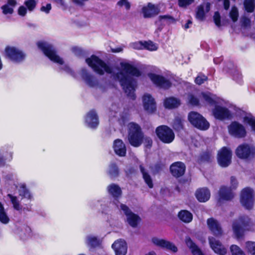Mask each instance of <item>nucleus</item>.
Listing matches in <instances>:
<instances>
[{"label": "nucleus", "mask_w": 255, "mask_h": 255, "mask_svg": "<svg viewBox=\"0 0 255 255\" xmlns=\"http://www.w3.org/2000/svg\"><path fill=\"white\" fill-rule=\"evenodd\" d=\"M143 41H138L132 43V47L136 50H143Z\"/></svg>", "instance_id": "obj_59"}, {"label": "nucleus", "mask_w": 255, "mask_h": 255, "mask_svg": "<svg viewBox=\"0 0 255 255\" xmlns=\"http://www.w3.org/2000/svg\"><path fill=\"white\" fill-rule=\"evenodd\" d=\"M89 0H73V3L80 6H83L84 4V2L88 1Z\"/></svg>", "instance_id": "obj_64"}, {"label": "nucleus", "mask_w": 255, "mask_h": 255, "mask_svg": "<svg viewBox=\"0 0 255 255\" xmlns=\"http://www.w3.org/2000/svg\"><path fill=\"white\" fill-rule=\"evenodd\" d=\"M82 77L86 83L90 87H94L98 85V81L96 78L89 74L86 70H82Z\"/></svg>", "instance_id": "obj_28"}, {"label": "nucleus", "mask_w": 255, "mask_h": 255, "mask_svg": "<svg viewBox=\"0 0 255 255\" xmlns=\"http://www.w3.org/2000/svg\"><path fill=\"white\" fill-rule=\"evenodd\" d=\"M51 8V4L50 3H47L46 6H42L40 7V10L47 14L49 13Z\"/></svg>", "instance_id": "obj_63"}, {"label": "nucleus", "mask_w": 255, "mask_h": 255, "mask_svg": "<svg viewBox=\"0 0 255 255\" xmlns=\"http://www.w3.org/2000/svg\"><path fill=\"white\" fill-rule=\"evenodd\" d=\"M155 133L159 140L165 144L171 143L175 138L173 130L166 125H160L156 127Z\"/></svg>", "instance_id": "obj_7"}, {"label": "nucleus", "mask_w": 255, "mask_h": 255, "mask_svg": "<svg viewBox=\"0 0 255 255\" xmlns=\"http://www.w3.org/2000/svg\"><path fill=\"white\" fill-rule=\"evenodd\" d=\"M245 248L248 254L255 255V242L247 241L245 243Z\"/></svg>", "instance_id": "obj_44"}, {"label": "nucleus", "mask_w": 255, "mask_h": 255, "mask_svg": "<svg viewBox=\"0 0 255 255\" xmlns=\"http://www.w3.org/2000/svg\"><path fill=\"white\" fill-rule=\"evenodd\" d=\"M164 106L165 108L172 109L177 108L181 104L180 100L178 99L170 97L166 98L164 100Z\"/></svg>", "instance_id": "obj_30"}, {"label": "nucleus", "mask_w": 255, "mask_h": 255, "mask_svg": "<svg viewBox=\"0 0 255 255\" xmlns=\"http://www.w3.org/2000/svg\"><path fill=\"white\" fill-rule=\"evenodd\" d=\"M118 4L121 6L124 5L127 10L130 8V4L127 0H120L118 1Z\"/></svg>", "instance_id": "obj_60"}, {"label": "nucleus", "mask_w": 255, "mask_h": 255, "mask_svg": "<svg viewBox=\"0 0 255 255\" xmlns=\"http://www.w3.org/2000/svg\"><path fill=\"white\" fill-rule=\"evenodd\" d=\"M127 220L128 224L132 228L137 227L141 220L140 217L134 213L127 217Z\"/></svg>", "instance_id": "obj_35"}, {"label": "nucleus", "mask_w": 255, "mask_h": 255, "mask_svg": "<svg viewBox=\"0 0 255 255\" xmlns=\"http://www.w3.org/2000/svg\"><path fill=\"white\" fill-rule=\"evenodd\" d=\"M19 195L22 197L26 198L30 200L32 197L29 190L24 184H22L20 186V188L19 189Z\"/></svg>", "instance_id": "obj_39"}, {"label": "nucleus", "mask_w": 255, "mask_h": 255, "mask_svg": "<svg viewBox=\"0 0 255 255\" xmlns=\"http://www.w3.org/2000/svg\"><path fill=\"white\" fill-rule=\"evenodd\" d=\"M235 153L240 159L250 160L255 157V147L248 143H243L237 147Z\"/></svg>", "instance_id": "obj_9"}, {"label": "nucleus", "mask_w": 255, "mask_h": 255, "mask_svg": "<svg viewBox=\"0 0 255 255\" xmlns=\"http://www.w3.org/2000/svg\"><path fill=\"white\" fill-rule=\"evenodd\" d=\"M212 113L216 119L221 121L229 120L232 117V113L228 108L219 105L215 106Z\"/></svg>", "instance_id": "obj_15"}, {"label": "nucleus", "mask_w": 255, "mask_h": 255, "mask_svg": "<svg viewBox=\"0 0 255 255\" xmlns=\"http://www.w3.org/2000/svg\"><path fill=\"white\" fill-rule=\"evenodd\" d=\"M185 243L193 255H205L201 249L190 237L187 236L185 237Z\"/></svg>", "instance_id": "obj_26"}, {"label": "nucleus", "mask_w": 255, "mask_h": 255, "mask_svg": "<svg viewBox=\"0 0 255 255\" xmlns=\"http://www.w3.org/2000/svg\"><path fill=\"white\" fill-rule=\"evenodd\" d=\"M209 244L213 251L219 255H226L227 250L222 244L213 237H209Z\"/></svg>", "instance_id": "obj_19"}, {"label": "nucleus", "mask_w": 255, "mask_h": 255, "mask_svg": "<svg viewBox=\"0 0 255 255\" xmlns=\"http://www.w3.org/2000/svg\"><path fill=\"white\" fill-rule=\"evenodd\" d=\"M143 16L145 18L152 17L159 13V9L157 6L151 3H148L147 6L142 8Z\"/></svg>", "instance_id": "obj_27"}, {"label": "nucleus", "mask_w": 255, "mask_h": 255, "mask_svg": "<svg viewBox=\"0 0 255 255\" xmlns=\"http://www.w3.org/2000/svg\"><path fill=\"white\" fill-rule=\"evenodd\" d=\"M188 120L194 127L200 130H206L209 128V123L202 115L197 112H189Z\"/></svg>", "instance_id": "obj_8"}, {"label": "nucleus", "mask_w": 255, "mask_h": 255, "mask_svg": "<svg viewBox=\"0 0 255 255\" xmlns=\"http://www.w3.org/2000/svg\"><path fill=\"white\" fill-rule=\"evenodd\" d=\"M158 20L161 23L163 21L167 25L174 23L176 22L175 19L169 15H160L158 17Z\"/></svg>", "instance_id": "obj_40"}, {"label": "nucleus", "mask_w": 255, "mask_h": 255, "mask_svg": "<svg viewBox=\"0 0 255 255\" xmlns=\"http://www.w3.org/2000/svg\"><path fill=\"white\" fill-rule=\"evenodd\" d=\"M157 48V46L152 41H143V49L152 51L156 50Z\"/></svg>", "instance_id": "obj_42"}, {"label": "nucleus", "mask_w": 255, "mask_h": 255, "mask_svg": "<svg viewBox=\"0 0 255 255\" xmlns=\"http://www.w3.org/2000/svg\"><path fill=\"white\" fill-rule=\"evenodd\" d=\"M100 241L96 237H90L88 239V245L91 248H95L100 245Z\"/></svg>", "instance_id": "obj_47"}, {"label": "nucleus", "mask_w": 255, "mask_h": 255, "mask_svg": "<svg viewBox=\"0 0 255 255\" xmlns=\"http://www.w3.org/2000/svg\"><path fill=\"white\" fill-rule=\"evenodd\" d=\"M214 21L215 24L219 27L221 26V16L218 11H216L214 13V15L213 16Z\"/></svg>", "instance_id": "obj_58"}, {"label": "nucleus", "mask_w": 255, "mask_h": 255, "mask_svg": "<svg viewBox=\"0 0 255 255\" xmlns=\"http://www.w3.org/2000/svg\"><path fill=\"white\" fill-rule=\"evenodd\" d=\"M142 104L144 110L148 114H153L156 111V103L155 99L148 93L142 96Z\"/></svg>", "instance_id": "obj_16"}, {"label": "nucleus", "mask_w": 255, "mask_h": 255, "mask_svg": "<svg viewBox=\"0 0 255 255\" xmlns=\"http://www.w3.org/2000/svg\"><path fill=\"white\" fill-rule=\"evenodd\" d=\"M213 156L211 150L206 149L200 152L197 157V162L199 164L210 163L212 162Z\"/></svg>", "instance_id": "obj_25"}, {"label": "nucleus", "mask_w": 255, "mask_h": 255, "mask_svg": "<svg viewBox=\"0 0 255 255\" xmlns=\"http://www.w3.org/2000/svg\"><path fill=\"white\" fill-rule=\"evenodd\" d=\"M201 95L204 99V100L210 105H215L217 102L212 97V94L210 92H202Z\"/></svg>", "instance_id": "obj_41"}, {"label": "nucleus", "mask_w": 255, "mask_h": 255, "mask_svg": "<svg viewBox=\"0 0 255 255\" xmlns=\"http://www.w3.org/2000/svg\"><path fill=\"white\" fill-rule=\"evenodd\" d=\"M255 226V222L248 216L244 215L233 222L232 229L236 238L240 239L244 237L245 232L253 231Z\"/></svg>", "instance_id": "obj_2"}, {"label": "nucleus", "mask_w": 255, "mask_h": 255, "mask_svg": "<svg viewBox=\"0 0 255 255\" xmlns=\"http://www.w3.org/2000/svg\"><path fill=\"white\" fill-rule=\"evenodd\" d=\"M121 65L122 69L113 73V78L119 82L128 97L134 100L136 81L132 77H139L142 73L136 67L129 63H121Z\"/></svg>", "instance_id": "obj_1"}, {"label": "nucleus", "mask_w": 255, "mask_h": 255, "mask_svg": "<svg viewBox=\"0 0 255 255\" xmlns=\"http://www.w3.org/2000/svg\"><path fill=\"white\" fill-rule=\"evenodd\" d=\"M147 76L152 82L159 88L167 90L172 86V83L170 80L167 79L162 75L153 73H148Z\"/></svg>", "instance_id": "obj_13"}, {"label": "nucleus", "mask_w": 255, "mask_h": 255, "mask_svg": "<svg viewBox=\"0 0 255 255\" xmlns=\"http://www.w3.org/2000/svg\"><path fill=\"white\" fill-rule=\"evenodd\" d=\"M120 208L124 212V214L127 217L133 213L129 208L126 204H121L120 205Z\"/></svg>", "instance_id": "obj_55"}, {"label": "nucleus", "mask_w": 255, "mask_h": 255, "mask_svg": "<svg viewBox=\"0 0 255 255\" xmlns=\"http://www.w3.org/2000/svg\"><path fill=\"white\" fill-rule=\"evenodd\" d=\"M37 46L51 61L61 65L63 64V60L57 54L56 50L52 44L44 41H38Z\"/></svg>", "instance_id": "obj_6"}, {"label": "nucleus", "mask_w": 255, "mask_h": 255, "mask_svg": "<svg viewBox=\"0 0 255 255\" xmlns=\"http://www.w3.org/2000/svg\"><path fill=\"white\" fill-rule=\"evenodd\" d=\"M244 121L248 124L252 128V129L255 132V119L246 116L244 118Z\"/></svg>", "instance_id": "obj_53"}, {"label": "nucleus", "mask_w": 255, "mask_h": 255, "mask_svg": "<svg viewBox=\"0 0 255 255\" xmlns=\"http://www.w3.org/2000/svg\"><path fill=\"white\" fill-rule=\"evenodd\" d=\"M194 0H178L179 7H185L194 2Z\"/></svg>", "instance_id": "obj_57"}, {"label": "nucleus", "mask_w": 255, "mask_h": 255, "mask_svg": "<svg viewBox=\"0 0 255 255\" xmlns=\"http://www.w3.org/2000/svg\"><path fill=\"white\" fill-rule=\"evenodd\" d=\"M144 135V132L138 124L134 122H130L128 124V139L131 146L139 147L143 142Z\"/></svg>", "instance_id": "obj_3"}, {"label": "nucleus", "mask_w": 255, "mask_h": 255, "mask_svg": "<svg viewBox=\"0 0 255 255\" xmlns=\"http://www.w3.org/2000/svg\"><path fill=\"white\" fill-rule=\"evenodd\" d=\"M205 13L204 12V7L203 5H200L198 6L196 11V16L198 18L203 20L205 18Z\"/></svg>", "instance_id": "obj_51"}, {"label": "nucleus", "mask_w": 255, "mask_h": 255, "mask_svg": "<svg viewBox=\"0 0 255 255\" xmlns=\"http://www.w3.org/2000/svg\"><path fill=\"white\" fill-rule=\"evenodd\" d=\"M209 229L216 237H220L223 235V231L219 222L213 218H210L207 220Z\"/></svg>", "instance_id": "obj_17"}, {"label": "nucleus", "mask_w": 255, "mask_h": 255, "mask_svg": "<svg viewBox=\"0 0 255 255\" xmlns=\"http://www.w3.org/2000/svg\"><path fill=\"white\" fill-rule=\"evenodd\" d=\"M4 56L12 61L19 63L24 59L25 55L15 47L7 46L4 49Z\"/></svg>", "instance_id": "obj_11"}, {"label": "nucleus", "mask_w": 255, "mask_h": 255, "mask_svg": "<svg viewBox=\"0 0 255 255\" xmlns=\"http://www.w3.org/2000/svg\"><path fill=\"white\" fill-rule=\"evenodd\" d=\"M238 185V182L236 178L234 176H231V186L232 190L236 189Z\"/></svg>", "instance_id": "obj_61"}, {"label": "nucleus", "mask_w": 255, "mask_h": 255, "mask_svg": "<svg viewBox=\"0 0 255 255\" xmlns=\"http://www.w3.org/2000/svg\"><path fill=\"white\" fill-rule=\"evenodd\" d=\"M208 78L203 73L200 72L198 74L197 76L195 78L194 82L198 85H201L205 82L208 81Z\"/></svg>", "instance_id": "obj_46"}, {"label": "nucleus", "mask_w": 255, "mask_h": 255, "mask_svg": "<svg viewBox=\"0 0 255 255\" xmlns=\"http://www.w3.org/2000/svg\"><path fill=\"white\" fill-rule=\"evenodd\" d=\"M116 255H126L128 246L126 242L122 239L116 241L112 246Z\"/></svg>", "instance_id": "obj_22"}, {"label": "nucleus", "mask_w": 255, "mask_h": 255, "mask_svg": "<svg viewBox=\"0 0 255 255\" xmlns=\"http://www.w3.org/2000/svg\"><path fill=\"white\" fill-rule=\"evenodd\" d=\"M230 16L233 22L237 21L239 17V12L237 8L234 6L230 12Z\"/></svg>", "instance_id": "obj_50"}, {"label": "nucleus", "mask_w": 255, "mask_h": 255, "mask_svg": "<svg viewBox=\"0 0 255 255\" xmlns=\"http://www.w3.org/2000/svg\"><path fill=\"white\" fill-rule=\"evenodd\" d=\"M197 200L200 202H206L210 198V191L207 187H202L197 189L195 194Z\"/></svg>", "instance_id": "obj_24"}, {"label": "nucleus", "mask_w": 255, "mask_h": 255, "mask_svg": "<svg viewBox=\"0 0 255 255\" xmlns=\"http://www.w3.org/2000/svg\"><path fill=\"white\" fill-rule=\"evenodd\" d=\"M9 222V218L5 211L4 207L0 202V222L6 224Z\"/></svg>", "instance_id": "obj_38"}, {"label": "nucleus", "mask_w": 255, "mask_h": 255, "mask_svg": "<svg viewBox=\"0 0 255 255\" xmlns=\"http://www.w3.org/2000/svg\"><path fill=\"white\" fill-rule=\"evenodd\" d=\"M144 146L145 148L150 149L152 146L153 141L149 136H144L143 139Z\"/></svg>", "instance_id": "obj_54"}, {"label": "nucleus", "mask_w": 255, "mask_h": 255, "mask_svg": "<svg viewBox=\"0 0 255 255\" xmlns=\"http://www.w3.org/2000/svg\"><path fill=\"white\" fill-rule=\"evenodd\" d=\"M113 148L115 153L120 157H124L127 154V147L123 141L121 139L114 140Z\"/></svg>", "instance_id": "obj_23"}, {"label": "nucleus", "mask_w": 255, "mask_h": 255, "mask_svg": "<svg viewBox=\"0 0 255 255\" xmlns=\"http://www.w3.org/2000/svg\"><path fill=\"white\" fill-rule=\"evenodd\" d=\"M254 191L250 187L243 189L241 193L240 202L247 209L251 210L254 205Z\"/></svg>", "instance_id": "obj_12"}, {"label": "nucleus", "mask_w": 255, "mask_h": 255, "mask_svg": "<svg viewBox=\"0 0 255 255\" xmlns=\"http://www.w3.org/2000/svg\"><path fill=\"white\" fill-rule=\"evenodd\" d=\"M27 10H28L26 7L23 5H21L19 7L18 9V14L22 16H25L27 13Z\"/></svg>", "instance_id": "obj_62"}, {"label": "nucleus", "mask_w": 255, "mask_h": 255, "mask_svg": "<svg viewBox=\"0 0 255 255\" xmlns=\"http://www.w3.org/2000/svg\"><path fill=\"white\" fill-rule=\"evenodd\" d=\"M177 216L180 221L185 223H189L193 220V214L187 210H180Z\"/></svg>", "instance_id": "obj_32"}, {"label": "nucleus", "mask_w": 255, "mask_h": 255, "mask_svg": "<svg viewBox=\"0 0 255 255\" xmlns=\"http://www.w3.org/2000/svg\"><path fill=\"white\" fill-rule=\"evenodd\" d=\"M230 250L232 255H246L245 252L236 245H232Z\"/></svg>", "instance_id": "obj_45"}, {"label": "nucleus", "mask_w": 255, "mask_h": 255, "mask_svg": "<svg viewBox=\"0 0 255 255\" xmlns=\"http://www.w3.org/2000/svg\"><path fill=\"white\" fill-rule=\"evenodd\" d=\"M151 241L154 245L162 249L170 250L174 253L178 251L177 247L173 243L169 241L164 239H159L156 237L152 238Z\"/></svg>", "instance_id": "obj_18"}, {"label": "nucleus", "mask_w": 255, "mask_h": 255, "mask_svg": "<svg viewBox=\"0 0 255 255\" xmlns=\"http://www.w3.org/2000/svg\"><path fill=\"white\" fill-rule=\"evenodd\" d=\"M86 62L96 73L103 75L105 72L108 74L113 73L112 68L98 56L93 54L86 59Z\"/></svg>", "instance_id": "obj_4"}, {"label": "nucleus", "mask_w": 255, "mask_h": 255, "mask_svg": "<svg viewBox=\"0 0 255 255\" xmlns=\"http://www.w3.org/2000/svg\"><path fill=\"white\" fill-rule=\"evenodd\" d=\"M139 169L142 174V177L145 183L149 188H152L153 187V183L150 175L145 171L144 167L142 165H139Z\"/></svg>", "instance_id": "obj_34"}, {"label": "nucleus", "mask_w": 255, "mask_h": 255, "mask_svg": "<svg viewBox=\"0 0 255 255\" xmlns=\"http://www.w3.org/2000/svg\"><path fill=\"white\" fill-rule=\"evenodd\" d=\"M85 123L91 128H96L99 124V118L94 109L90 110L85 117Z\"/></svg>", "instance_id": "obj_20"}, {"label": "nucleus", "mask_w": 255, "mask_h": 255, "mask_svg": "<svg viewBox=\"0 0 255 255\" xmlns=\"http://www.w3.org/2000/svg\"><path fill=\"white\" fill-rule=\"evenodd\" d=\"M229 133L239 138H244L247 135V131L245 128L238 122H232L228 126Z\"/></svg>", "instance_id": "obj_14"}, {"label": "nucleus", "mask_w": 255, "mask_h": 255, "mask_svg": "<svg viewBox=\"0 0 255 255\" xmlns=\"http://www.w3.org/2000/svg\"><path fill=\"white\" fill-rule=\"evenodd\" d=\"M186 169L185 164L182 161H175L173 162L169 166V172L171 175L176 179H178V182L181 185L188 183L187 178H182L185 174Z\"/></svg>", "instance_id": "obj_5"}, {"label": "nucleus", "mask_w": 255, "mask_h": 255, "mask_svg": "<svg viewBox=\"0 0 255 255\" xmlns=\"http://www.w3.org/2000/svg\"><path fill=\"white\" fill-rule=\"evenodd\" d=\"M72 51L77 56H83L85 54V51L81 48L75 46L72 48Z\"/></svg>", "instance_id": "obj_56"}, {"label": "nucleus", "mask_w": 255, "mask_h": 255, "mask_svg": "<svg viewBox=\"0 0 255 255\" xmlns=\"http://www.w3.org/2000/svg\"><path fill=\"white\" fill-rule=\"evenodd\" d=\"M244 6L247 12L249 13L254 12L255 9V0H244Z\"/></svg>", "instance_id": "obj_37"}, {"label": "nucleus", "mask_w": 255, "mask_h": 255, "mask_svg": "<svg viewBox=\"0 0 255 255\" xmlns=\"http://www.w3.org/2000/svg\"><path fill=\"white\" fill-rule=\"evenodd\" d=\"M188 100L189 104L192 106H198L200 105L199 99L193 94L188 96Z\"/></svg>", "instance_id": "obj_52"}, {"label": "nucleus", "mask_w": 255, "mask_h": 255, "mask_svg": "<svg viewBox=\"0 0 255 255\" xmlns=\"http://www.w3.org/2000/svg\"><path fill=\"white\" fill-rule=\"evenodd\" d=\"M108 174L111 178H115L119 176L120 174V170L115 162L111 163L109 166Z\"/></svg>", "instance_id": "obj_36"}, {"label": "nucleus", "mask_w": 255, "mask_h": 255, "mask_svg": "<svg viewBox=\"0 0 255 255\" xmlns=\"http://www.w3.org/2000/svg\"><path fill=\"white\" fill-rule=\"evenodd\" d=\"M17 4L16 0H7V3L1 7L4 14H12L13 12V7Z\"/></svg>", "instance_id": "obj_33"}, {"label": "nucleus", "mask_w": 255, "mask_h": 255, "mask_svg": "<svg viewBox=\"0 0 255 255\" xmlns=\"http://www.w3.org/2000/svg\"><path fill=\"white\" fill-rule=\"evenodd\" d=\"M165 167V164L161 161L157 162L152 167V170L154 174H158L161 172Z\"/></svg>", "instance_id": "obj_43"}, {"label": "nucleus", "mask_w": 255, "mask_h": 255, "mask_svg": "<svg viewBox=\"0 0 255 255\" xmlns=\"http://www.w3.org/2000/svg\"><path fill=\"white\" fill-rule=\"evenodd\" d=\"M232 152L230 148L223 146L218 151L217 160L218 165L222 168L228 167L232 163Z\"/></svg>", "instance_id": "obj_10"}, {"label": "nucleus", "mask_w": 255, "mask_h": 255, "mask_svg": "<svg viewBox=\"0 0 255 255\" xmlns=\"http://www.w3.org/2000/svg\"><path fill=\"white\" fill-rule=\"evenodd\" d=\"M109 193L115 199H119L122 194V191L121 187L116 184L112 183L107 187Z\"/></svg>", "instance_id": "obj_29"}, {"label": "nucleus", "mask_w": 255, "mask_h": 255, "mask_svg": "<svg viewBox=\"0 0 255 255\" xmlns=\"http://www.w3.org/2000/svg\"><path fill=\"white\" fill-rule=\"evenodd\" d=\"M184 118L182 116L178 115L174 118L172 127L175 131L179 132L184 129Z\"/></svg>", "instance_id": "obj_31"}, {"label": "nucleus", "mask_w": 255, "mask_h": 255, "mask_svg": "<svg viewBox=\"0 0 255 255\" xmlns=\"http://www.w3.org/2000/svg\"><path fill=\"white\" fill-rule=\"evenodd\" d=\"M24 4L29 11H32L36 7L37 2L35 0H25Z\"/></svg>", "instance_id": "obj_48"}, {"label": "nucleus", "mask_w": 255, "mask_h": 255, "mask_svg": "<svg viewBox=\"0 0 255 255\" xmlns=\"http://www.w3.org/2000/svg\"><path fill=\"white\" fill-rule=\"evenodd\" d=\"M7 197L10 199L14 209L16 210H19L20 209V204L17 197L13 196L10 194H7Z\"/></svg>", "instance_id": "obj_49"}, {"label": "nucleus", "mask_w": 255, "mask_h": 255, "mask_svg": "<svg viewBox=\"0 0 255 255\" xmlns=\"http://www.w3.org/2000/svg\"><path fill=\"white\" fill-rule=\"evenodd\" d=\"M218 195L219 202L223 201H231L234 197V194L231 188L226 186H222L220 187Z\"/></svg>", "instance_id": "obj_21"}]
</instances>
